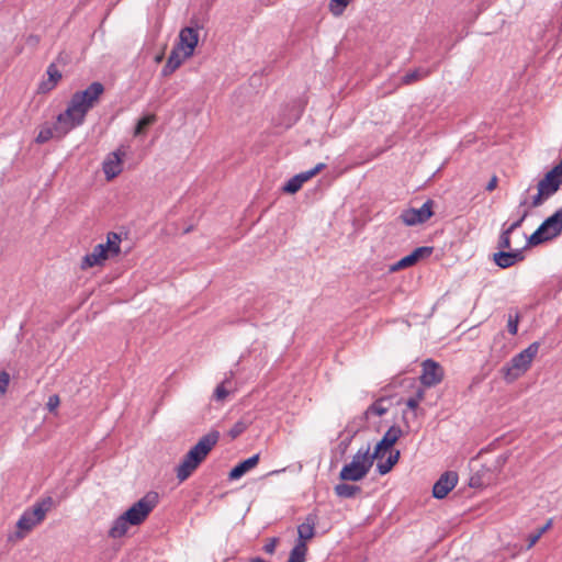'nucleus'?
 I'll list each match as a JSON object with an SVG mask.
<instances>
[{"instance_id": "29", "label": "nucleus", "mask_w": 562, "mask_h": 562, "mask_svg": "<svg viewBox=\"0 0 562 562\" xmlns=\"http://www.w3.org/2000/svg\"><path fill=\"white\" fill-rule=\"evenodd\" d=\"M398 459H400L398 450L391 452L384 462H378L376 471L381 475L387 474L392 470V468L398 462Z\"/></svg>"}, {"instance_id": "37", "label": "nucleus", "mask_w": 562, "mask_h": 562, "mask_svg": "<svg viewBox=\"0 0 562 562\" xmlns=\"http://www.w3.org/2000/svg\"><path fill=\"white\" fill-rule=\"evenodd\" d=\"M348 3L349 0H330L329 9L334 15H340Z\"/></svg>"}, {"instance_id": "5", "label": "nucleus", "mask_w": 562, "mask_h": 562, "mask_svg": "<svg viewBox=\"0 0 562 562\" xmlns=\"http://www.w3.org/2000/svg\"><path fill=\"white\" fill-rule=\"evenodd\" d=\"M158 503V493L150 491L134 503L123 515L126 517L127 521H130L131 526H139L146 520Z\"/></svg>"}, {"instance_id": "43", "label": "nucleus", "mask_w": 562, "mask_h": 562, "mask_svg": "<svg viewBox=\"0 0 562 562\" xmlns=\"http://www.w3.org/2000/svg\"><path fill=\"white\" fill-rule=\"evenodd\" d=\"M541 533L539 531H537L536 533H532L529 536L528 538V546H527V549H530L532 548L537 541L541 538Z\"/></svg>"}, {"instance_id": "47", "label": "nucleus", "mask_w": 562, "mask_h": 562, "mask_svg": "<svg viewBox=\"0 0 562 562\" xmlns=\"http://www.w3.org/2000/svg\"><path fill=\"white\" fill-rule=\"evenodd\" d=\"M424 396H425V391L423 389H418L412 397H414L415 400H417L418 403H420V401H423Z\"/></svg>"}, {"instance_id": "30", "label": "nucleus", "mask_w": 562, "mask_h": 562, "mask_svg": "<svg viewBox=\"0 0 562 562\" xmlns=\"http://www.w3.org/2000/svg\"><path fill=\"white\" fill-rule=\"evenodd\" d=\"M234 378V372L233 371H229L224 381L222 383H220L215 390H214V393H213V397L215 401L217 402H223L227 396H228V390L225 387V384L227 383H231L232 379Z\"/></svg>"}, {"instance_id": "10", "label": "nucleus", "mask_w": 562, "mask_h": 562, "mask_svg": "<svg viewBox=\"0 0 562 562\" xmlns=\"http://www.w3.org/2000/svg\"><path fill=\"white\" fill-rule=\"evenodd\" d=\"M443 368L432 359H426L422 363L420 382L426 387L436 386L443 379Z\"/></svg>"}, {"instance_id": "25", "label": "nucleus", "mask_w": 562, "mask_h": 562, "mask_svg": "<svg viewBox=\"0 0 562 562\" xmlns=\"http://www.w3.org/2000/svg\"><path fill=\"white\" fill-rule=\"evenodd\" d=\"M37 525V520H35L34 517L31 516V513H29L26 509L16 522V527L20 529V531L16 532V537L20 539L24 538L25 533L31 531Z\"/></svg>"}, {"instance_id": "21", "label": "nucleus", "mask_w": 562, "mask_h": 562, "mask_svg": "<svg viewBox=\"0 0 562 562\" xmlns=\"http://www.w3.org/2000/svg\"><path fill=\"white\" fill-rule=\"evenodd\" d=\"M315 519L314 515H307L305 521L297 527V542L296 543H306L307 540H311L315 535Z\"/></svg>"}, {"instance_id": "23", "label": "nucleus", "mask_w": 562, "mask_h": 562, "mask_svg": "<svg viewBox=\"0 0 562 562\" xmlns=\"http://www.w3.org/2000/svg\"><path fill=\"white\" fill-rule=\"evenodd\" d=\"M128 526H131L130 521H127L126 517L122 514L113 520L108 536L112 539L122 538L126 535Z\"/></svg>"}, {"instance_id": "14", "label": "nucleus", "mask_w": 562, "mask_h": 562, "mask_svg": "<svg viewBox=\"0 0 562 562\" xmlns=\"http://www.w3.org/2000/svg\"><path fill=\"white\" fill-rule=\"evenodd\" d=\"M369 461L366 463L360 462H349L342 467L339 473V479L341 481H360L362 480L370 471Z\"/></svg>"}, {"instance_id": "35", "label": "nucleus", "mask_w": 562, "mask_h": 562, "mask_svg": "<svg viewBox=\"0 0 562 562\" xmlns=\"http://www.w3.org/2000/svg\"><path fill=\"white\" fill-rule=\"evenodd\" d=\"M514 231H509L508 227L504 228L501 236H499V239H498V248L501 249H510L512 247V243H510V234L513 233Z\"/></svg>"}, {"instance_id": "28", "label": "nucleus", "mask_w": 562, "mask_h": 562, "mask_svg": "<svg viewBox=\"0 0 562 562\" xmlns=\"http://www.w3.org/2000/svg\"><path fill=\"white\" fill-rule=\"evenodd\" d=\"M335 494L341 498H352L361 492V487L348 483H339L334 487Z\"/></svg>"}, {"instance_id": "48", "label": "nucleus", "mask_w": 562, "mask_h": 562, "mask_svg": "<svg viewBox=\"0 0 562 562\" xmlns=\"http://www.w3.org/2000/svg\"><path fill=\"white\" fill-rule=\"evenodd\" d=\"M551 526V520H549L543 527H541L538 531L543 535Z\"/></svg>"}, {"instance_id": "33", "label": "nucleus", "mask_w": 562, "mask_h": 562, "mask_svg": "<svg viewBox=\"0 0 562 562\" xmlns=\"http://www.w3.org/2000/svg\"><path fill=\"white\" fill-rule=\"evenodd\" d=\"M154 122H155V115H146V116L142 117L136 124L134 135L135 136L142 135L145 132V130Z\"/></svg>"}, {"instance_id": "19", "label": "nucleus", "mask_w": 562, "mask_h": 562, "mask_svg": "<svg viewBox=\"0 0 562 562\" xmlns=\"http://www.w3.org/2000/svg\"><path fill=\"white\" fill-rule=\"evenodd\" d=\"M259 462V454H254L250 458L243 460L236 464L228 473V479L235 481L245 475L249 470L255 468Z\"/></svg>"}, {"instance_id": "3", "label": "nucleus", "mask_w": 562, "mask_h": 562, "mask_svg": "<svg viewBox=\"0 0 562 562\" xmlns=\"http://www.w3.org/2000/svg\"><path fill=\"white\" fill-rule=\"evenodd\" d=\"M539 347L540 342L535 341L514 356L509 363L502 368L505 379L512 382L524 374L530 368L533 358L539 351Z\"/></svg>"}, {"instance_id": "50", "label": "nucleus", "mask_w": 562, "mask_h": 562, "mask_svg": "<svg viewBox=\"0 0 562 562\" xmlns=\"http://www.w3.org/2000/svg\"><path fill=\"white\" fill-rule=\"evenodd\" d=\"M281 471H282V470H274V471H271V472L269 473V475H273V474L280 473Z\"/></svg>"}, {"instance_id": "2", "label": "nucleus", "mask_w": 562, "mask_h": 562, "mask_svg": "<svg viewBox=\"0 0 562 562\" xmlns=\"http://www.w3.org/2000/svg\"><path fill=\"white\" fill-rule=\"evenodd\" d=\"M122 238L117 233L110 232L106 235V243L94 246L90 254L81 259L80 268L86 270L95 266H101L108 259L115 258L121 252Z\"/></svg>"}, {"instance_id": "38", "label": "nucleus", "mask_w": 562, "mask_h": 562, "mask_svg": "<svg viewBox=\"0 0 562 562\" xmlns=\"http://www.w3.org/2000/svg\"><path fill=\"white\" fill-rule=\"evenodd\" d=\"M10 384V374L7 371L0 372V395H4Z\"/></svg>"}, {"instance_id": "45", "label": "nucleus", "mask_w": 562, "mask_h": 562, "mask_svg": "<svg viewBox=\"0 0 562 562\" xmlns=\"http://www.w3.org/2000/svg\"><path fill=\"white\" fill-rule=\"evenodd\" d=\"M498 179L496 176H493L486 184L487 191H493L497 187Z\"/></svg>"}, {"instance_id": "26", "label": "nucleus", "mask_w": 562, "mask_h": 562, "mask_svg": "<svg viewBox=\"0 0 562 562\" xmlns=\"http://www.w3.org/2000/svg\"><path fill=\"white\" fill-rule=\"evenodd\" d=\"M46 72L48 79L46 81H43L40 87L41 91L43 92L53 90L56 87L57 82L61 79V72L58 70L55 64H50L47 67Z\"/></svg>"}, {"instance_id": "51", "label": "nucleus", "mask_w": 562, "mask_h": 562, "mask_svg": "<svg viewBox=\"0 0 562 562\" xmlns=\"http://www.w3.org/2000/svg\"><path fill=\"white\" fill-rule=\"evenodd\" d=\"M526 204H527V201H526V200H524V201H521V202H520V205H519V206L521 207V206H525Z\"/></svg>"}, {"instance_id": "13", "label": "nucleus", "mask_w": 562, "mask_h": 562, "mask_svg": "<svg viewBox=\"0 0 562 562\" xmlns=\"http://www.w3.org/2000/svg\"><path fill=\"white\" fill-rule=\"evenodd\" d=\"M458 483V473L454 471H447L440 475L432 486V496L437 499L445 498L450 491L454 488Z\"/></svg>"}, {"instance_id": "1", "label": "nucleus", "mask_w": 562, "mask_h": 562, "mask_svg": "<svg viewBox=\"0 0 562 562\" xmlns=\"http://www.w3.org/2000/svg\"><path fill=\"white\" fill-rule=\"evenodd\" d=\"M104 92L101 82H92L86 90L77 91L71 95L66 110L59 113L56 122L50 125H41L35 138L37 144H45L50 139H63L70 131L83 124L88 112L98 103Z\"/></svg>"}, {"instance_id": "18", "label": "nucleus", "mask_w": 562, "mask_h": 562, "mask_svg": "<svg viewBox=\"0 0 562 562\" xmlns=\"http://www.w3.org/2000/svg\"><path fill=\"white\" fill-rule=\"evenodd\" d=\"M189 57H184V53L173 47L168 56L166 65L162 67L161 75L164 77H168L173 74L182 63Z\"/></svg>"}, {"instance_id": "12", "label": "nucleus", "mask_w": 562, "mask_h": 562, "mask_svg": "<svg viewBox=\"0 0 562 562\" xmlns=\"http://www.w3.org/2000/svg\"><path fill=\"white\" fill-rule=\"evenodd\" d=\"M431 252H432V247H427V246L418 247L414 251H412L409 255L400 259L398 261H396L392 265H389L387 272H394V271H398L401 269L411 267V266L415 265L417 261H419L420 259L430 256Z\"/></svg>"}, {"instance_id": "20", "label": "nucleus", "mask_w": 562, "mask_h": 562, "mask_svg": "<svg viewBox=\"0 0 562 562\" xmlns=\"http://www.w3.org/2000/svg\"><path fill=\"white\" fill-rule=\"evenodd\" d=\"M53 498L50 496H46L36 502L33 507L27 510L31 513V516L41 524L45 519L47 512L53 507Z\"/></svg>"}, {"instance_id": "34", "label": "nucleus", "mask_w": 562, "mask_h": 562, "mask_svg": "<svg viewBox=\"0 0 562 562\" xmlns=\"http://www.w3.org/2000/svg\"><path fill=\"white\" fill-rule=\"evenodd\" d=\"M520 314L518 311L515 312V314L508 315L507 321V329L510 335H516L518 331V324H519Z\"/></svg>"}, {"instance_id": "4", "label": "nucleus", "mask_w": 562, "mask_h": 562, "mask_svg": "<svg viewBox=\"0 0 562 562\" xmlns=\"http://www.w3.org/2000/svg\"><path fill=\"white\" fill-rule=\"evenodd\" d=\"M562 233V207L546 218L527 240L529 246H538L551 240Z\"/></svg>"}, {"instance_id": "6", "label": "nucleus", "mask_w": 562, "mask_h": 562, "mask_svg": "<svg viewBox=\"0 0 562 562\" xmlns=\"http://www.w3.org/2000/svg\"><path fill=\"white\" fill-rule=\"evenodd\" d=\"M220 436V431L211 430L202 436L184 456L201 464L218 442Z\"/></svg>"}, {"instance_id": "8", "label": "nucleus", "mask_w": 562, "mask_h": 562, "mask_svg": "<svg viewBox=\"0 0 562 562\" xmlns=\"http://www.w3.org/2000/svg\"><path fill=\"white\" fill-rule=\"evenodd\" d=\"M562 184V158L561 161L553 167L543 179L538 183V190L548 199L553 195Z\"/></svg>"}, {"instance_id": "27", "label": "nucleus", "mask_w": 562, "mask_h": 562, "mask_svg": "<svg viewBox=\"0 0 562 562\" xmlns=\"http://www.w3.org/2000/svg\"><path fill=\"white\" fill-rule=\"evenodd\" d=\"M430 74V69L419 67L404 75L401 79V83L404 86H408L416 81L427 78Z\"/></svg>"}, {"instance_id": "46", "label": "nucleus", "mask_w": 562, "mask_h": 562, "mask_svg": "<svg viewBox=\"0 0 562 562\" xmlns=\"http://www.w3.org/2000/svg\"><path fill=\"white\" fill-rule=\"evenodd\" d=\"M418 405L419 403L417 402V400H415L412 396L406 401V406L412 411H415L418 407Z\"/></svg>"}, {"instance_id": "22", "label": "nucleus", "mask_w": 562, "mask_h": 562, "mask_svg": "<svg viewBox=\"0 0 562 562\" xmlns=\"http://www.w3.org/2000/svg\"><path fill=\"white\" fill-rule=\"evenodd\" d=\"M199 465H200V463H198L196 461H193L192 459L184 456L182 461L176 468L177 479L180 482L186 481L187 479H189L191 476V474L198 469Z\"/></svg>"}, {"instance_id": "44", "label": "nucleus", "mask_w": 562, "mask_h": 562, "mask_svg": "<svg viewBox=\"0 0 562 562\" xmlns=\"http://www.w3.org/2000/svg\"><path fill=\"white\" fill-rule=\"evenodd\" d=\"M40 43V36L38 35H34V34H31L26 37V44L32 46V47H36Z\"/></svg>"}, {"instance_id": "7", "label": "nucleus", "mask_w": 562, "mask_h": 562, "mask_svg": "<svg viewBox=\"0 0 562 562\" xmlns=\"http://www.w3.org/2000/svg\"><path fill=\"white\" fill-rule=\"evenodd\" d=\"M199 43V26H186L179 32L176 48L184 53V57H192Z\"/></svg>"}, {"instance_id": "39", "label": "nucleus", "mask_w": 562, "mask_h": 562, "mask_svg": "<svg viewBox=\"0 0 562 562\" xmlns=\"http://www.w3.org/2000/svg\"><path fill=\"white\" fill-rule=\"evenodd\" d=\"M528 215L529 211L525 209L519 215V217L508 226L509 231H516L517 228H519Z\"/></svg>"}, {"instance_id": "15", "label": "nucleus", "mask_w": 562, "mask_h": 562, "mask_svg": "<svg viewBox=\"0 0 562 562\" xmlns=\"http://www.w3.org/2000/svg\"><path fill=\"white\" fill-rule=\"evenodd\" d=\"M324 168L325 164L319 162L313 169L295 175L283 186L282 190L290 194L296 193L304 182L316 176Z\"/></svg>"}, {"instance_id": "49", "label": "nucleus", "mask_w": 562, "mask_h": 562, "mask_svg": "<svg viewBox=\"0 0 562 562\" xmlns=\"http://www.w3.org/2000/svg\"><path fill=\"white\" fill-rule=\"evenodd\" d=\"M249 562H266L262 558L256 557L249 560Z\"/></svg>"}, {"instance_id": "36", "label": "nucleus", "mask_w": 562, "mask_h": 562, "mask_svg": "<svg viewBox=\"0 0 562 562\" xmlns=\"http://www.w3.org/2000/svg\"><path fill=\"white\" fill-rule=\"evenodd\" d=\"M248 428V424L244 420L236 422L233 427L229 429L228 435L232 439L240 436Z\"/></svg>"}, {"instance_id": "31", "label": "nucleus", "mask_w": 562, "mask_h": 562, "mask_svg": "<svg viewBox=\"0 0 562 562\" xmlns=\"http://www.w3.org/2000/svg\"><path fill=\"white\" fill-rule=\"evenodd\" d=\"M306 553V543H296L290 552L288 562H305Z\"/></svg>"}, {"instance_id": "16", "label": "nucleus", "mask_w": 562, "mask_h": 562, "mask_svg": "<svg viewBox=\"0 0 562 562\" xmlns=\"http://www.w3.org/2000/svg\"><path fill=\"white\" fill-rule=\"evenodd\" d=\"M124 156L125 153L121 149H117L108 155L103 161V172L106 180H112L122 172V160Z\"/></svg>"}, {"instance_id": "24", "label": "nucleus", "mask_w": 562, "mask_h": 562, "mask_svg": "<svg viewBox=\"0 0 562 562\" xmlns=\"http://www.w3.org/2000/svg\"><path fill=\"white\" fill-rule=\"evenodd\" d=\"M386 403H390L389 397L382 396L378 398L364 411L363 417L369 419L371 415L382 416L386 414L390 409V406L386 405Z\"/></svg>"}, {"instance_id": "41", "label": "nucleus", "mask_w": 562, "mask_h": 562, "mask_svg": "<svg viewBox=\"0 0 562 562\" xmlns=\"http://www.w3.org/2000/svg\"><path fill=\"white\" fill-rule=\"evenodd\" d=\"M60 400L59 396L54 394L48 397V401L46 403L47 409L49 412H54L59 406Z\"/></svg>"}, {"instance_id": "11", "label": "nucleus", "mask_w": 562, "mask_h": 562, "mask_svg": "<svg viewBox=\"0 0 562 562\" xmlns=\"http://www.w3.org/2000/svg\"><path fill=\"white\" fill-rule=\"evenodd\" d=\"M403 436V431L398 426H391L383 435L382 439L375 445L372 458L382 459L385 452L391 449L396 441Z\"/></svg>"}, {"instance_id": "9", "label": "nucleus", "mask_w": 562, "mask_h": 562, "mask_svg": "<svg viewBox=\"0 0 562 562\" xmlns=\"http://www.w3.org/2000/svg\"><path fill=\"white\" fill-rule=\"evenodd\" d=\"M431 200H427L419 209H408L402 212L401 220L407 226H414L417 224L425 223L432 215Z\"/></svg>"}, {"instance_id": "40", "label": "nucleus", "mask_w": 562, "mask_h": 562, "mask_svg": "<svg viewBox=\"0 0 562 562\" xmlns=\"http://www.w3.org/2000/svg\"><path fill=\"white\" fill-rule=\"evenodd\" d=\"M279 539L273 537L263 546V551L268 554H273L277 548Z\"/></svg>"}, {"instance_id": "32", "label": "nucleus", "mask_w": 562, "mask_h": 562, "mask_svg": "<svg viewBox=\"0 0 562 562\" xmlns=\"http://www.w3.org/2000/svg\"><path fill=\"white\" fill-rule=\"evenodd\" d=\"M374 460L375 458H372V453H370V445H368L366 447H361L353 456L351 461L360 463H366L369 461L370 468H372Z\"/></svg>"}, {"instance_id": "42", "label": "nucleus", "mask_w": 562, "mask_h": 562, "mask_svg": "<svg viewBox=\"0 0 562 562\" xmlns=\"http://www.w3.org/2000/svg\"><path fill=\"white\" fill-rule=\"evenodd\" d=\"M548 198L538 190V193L532 198L531 207L540 206Z\"/></svg>"}, {"instance_id": "17", "label": "nucleus", "mask_w": 562, "mask_h": 562, "mask_svg": "<svg viewBox=\"0 0 562 562\" xmlns=\"http://www.w3.org/2000/svg\"><path fill=\"white\" fill-rule=\"evenodd\" d=\"M524 259L522 250H501L494 254V261L499 268H509L514 266L516 262L521 261Z\"/></svg>"}]
</instances>
